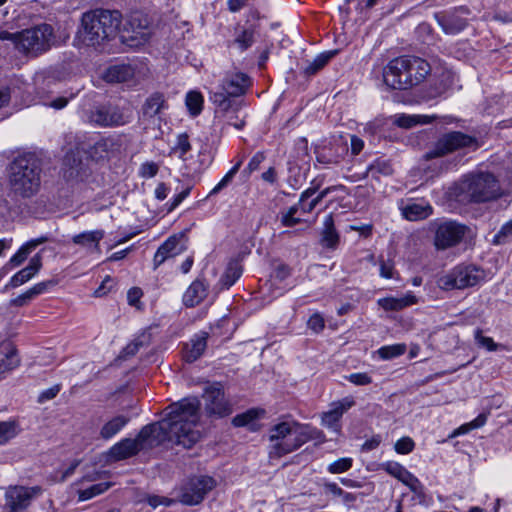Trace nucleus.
<instances>
[{"label":"nucleus","instance_id":"44","mask_svg":"<svg viewBox=\"0 0 512 512\" xmlns=\"http://www.w3.org/2000/svg\"><path fill=\"white\" fill-rule=\"evenodd\" d=\"M404 343L383 346L378 350V354L382 359L389 360L401 356L406 352Z\"/></svg>","mask_w":512,"mask_h":512},{"label":"nucleus","instance_id":"10","mask_svg":"<svg viewBox=\"0 0 512 512\" xmlns=\"http://www.w3.org/2000/svg\"><path fill=\"white\" fill-rule=\"evenodd\" d=\"M131 113L115 104H102L95 106L87 112L88 122L100 127H115L127 124Z\"/></svg>","mask_w":512,"mask_h":512},{"label":"nucleus","instance_id":"61","mask_svg":"<svg viewBox=\"0 0 512 512\" xmlns=\"http://www.w3.org/2000/svg\"><path fill=\"white\" fill-rule=\"evenodd\" d=\"M32 299H34V296L31 294V291L29 289L25 293L19 295L15 299H13L11 301V304L14 306L21 307V306H25L26 304H28Z\"/></svg>","mask_w":512,"mask_h":512},{"label":"nucleus","instance_id":"16","mask_svg":"<svg viewBox=\"0 0 512 512\" xmlns=\"http://www.w3.org/2000/svg\"><path fill=\"white\" fill-rule=\"evenodd\" d=\"M187 238L184 232L171 235L156 251L153 259L154 268H158L167 259L175 257L186 250Z\"/></svg>","mask_w":512,"mask_h":512},{"label":"nucleus","instance_id":"54","mask_svg":"<svg viewBox=\"0 0 512 512\" xmlns=\"http://www.w3.org/2000/svg\"><path fill=\"white\" fill-rule=\"evenodd\" d=\"M510 235H512V219L501 227L499 232L494 236L493 243L502 244Z\"/></svg>","mask_w":512,"mask_h":512},{"label":"nucleus","instance_id":"25","mask_svg":"<svg viewBox=\"0 0 512 512\" xmlns=\"http://www.w3.org/2000/svg\"><path fill=\"white\" fill-rule=\"evenodd\" d=\"M20 363L17 350L11 342L0 344V374L16 368Z\"/></svg>","mask_w":512,"mask_h":512},{"label":"nucleus","instance_id":"18","mask_svg":"<svg viewBox=\"0 0 512 512\" xmlns=\"http://www.w3.org/2000/svg\"><path fill=\"white\" fill-rule=\"evenodd\" d=\"M121 147L120 136L103 137L89 148L88 154L94 160H101L120 153Z\"/></svg>","mask_w":512,"mask_h":512},{"label":"nucleus","instance_id":"42","mask_svg":"<svg viewBox=\"0 0 512 512\" xmlns=\"http://www.w3.org/2000/svg\"><path fill=\"white\" fill-rule=\"evenodd\" d=\"M260 411L258 409H249L244 413L238 414L232 419V424L235 427H244L254 425V421L259 418Z\"/></svg>","mask_w":512,"mask_h":512},{"label":"nucleus","instance_id":"13","mask_svg":"<svg viewBox=\"0 0 512 512\" xmlns=\"http://www.w3.org/2000/svg\"><path fill=\"white\" fill-rule=\"evenodd\" d=\"M202 397L207 416L223 418L232 413V404L226 398L223 386L220 383L205 387Z\"/></svg>","mask_w":512,"mask_h":512},{"label":"nucleus","instance_id":"46","mask_svg":"<svg viewBox=\"0 0 512 512\" xmlns=\"http://www.w3.org/2000/svg\"><path fill=\"white\" fill-rule=\"evenodd\" d=\"M150 343V335L142 334L135 338L131 343H129L124 349L123 354L126 357L134 356L141 347L148 346Z\"/></svg>","mask_w":512,"mask_h":512},{"label":"nucleus","instance_id":"39","mask_svg":"<svg viewBox=\"0 0 512 512\" xmlns=\"http://www.w3.org/2000/svg\"><path fill=\"white\" fill-rule=\"evenodd\" d=\"M111 487L110 482H101L90 486L87 489L78 491V499L79 501L89 500L97 495H100L107 491Z\"/></svg>","mask_w":512,"mask_h":512},{"label":"nucleus","instance_id":"5","mask_svg":"<svg viewBox=\"0 0 512 512\" xmlns=\"http://www.w3.org/2000/svg\"><path fill=\"white\" fill-rule=\"evenodd\" d=\"M41 168L32 154L17 157L10 166L11 190L22 197H31L40 186Z\"/></svg>","mask_w":512,"mask_h":512},{"label":"nucleus","instance_id":"29","mask_svg":"<svg viewBox=\"0 0 512 512\" xmlns=\"http://www.w3.org/2000/svg\"><path fill=\"white\" fill-rule=\"evenodd\" d=\"M321 244L329 249H335L339 243V234L334 226L332 214L325 217L321 233Z\"/></svg>","mask_w":512,"mask_h":512},{"label":"nucleus","instance_id":"4","mask_svg":"<svg viewBox=\"0 0 512 512\" xmlns=\"http://www.w3.org/2000/svg\"><path fill=\"white\" fill-rule=\"evenodd\" d=\"M501 194L499 181L489 172L471 174L451 189V196L462 204L492 201Z\"/></svg>","mask_w":512,"mask_h":512},{"label":"nucleus","instance_id":"28","mask_svg":"<svg viewBox=\"0 0 512 512\" xmlns=\"http://www.w3.org/2000/svg\"><path fill=\"white\" fill-rule=\"evenodd\" d=\"M402 216L409 221L423 220L429 217L433 209L429 204L411 203L401 208Z\"/></svg>","mask_w":512,"mask_h":512},{"label":"nucleus","instance_id":"20","mask_svg":"<svg viewBox=\"0 0 512 512\" xmlns=\"http://www.w3.org/2000/svg\"><path fill=\"white\" fill-rule=\"evenodd\" d=\"M354 405V401L345 398L333 404V408L322 415V424L335 432L340 431L339 420L343 413Z\"/></svg>","mask_w":512,"mask_h":512},{"label":"nucleus","instance_id":"27","mask_svg":"<svg viewBox=\"0 0 512 512\" xmlns=\"http://www.w3.org/2000/svg\"><path fill=\"white\" fill-rule=\"evenodd\" d=\"M42 262L39 255L30 259L28 266L17 272L10 280L11 287H18L29 281L41 268Z\"/></svg>","mask_w":512,"mask_h":512},{"label":"nucleus","instance_id":"19","mask_svg":"<svg viewBox=\"0 0 512 512\" xmlns=\"http://www.w3.org/2000/svg\"><path fill=\"white\" fill-rule=\"evenodd\" d=\"M251 85L249 76L242 72L227 75L221 84V91L229 96L238 97L246 93Z\"/></svg>","mask_w":512,"mask_h":512},{"label":"nucleus","instance_id":"14","mask_svg":"<svg viewBox=\"0 0 512 512\" xmlns=\"http://www.w3.org/2000/svg\"><path fill=\"white\" fill-rule=\"evenodd\" d=\"M151 36L150 21L140 12L131 14L121 35L122 41L131 47L145 44Z\"/></svg>","mask_w":512,"mask_h":512},{"label":"nucleus","instance_id":"49","mask_svg":"<svg viewBox=\"0 0 512 512\" xmlns=\"http://www.w3.org/2000/svg\"><path fill=\"white\" fill-rule=\"evenodd\" d=\"M475 340L480 347L487 349L488 351H496L500 344L494 342L491 337L484 336L481 329L475 331Z\"/></svg>","mask_w":512,"mask_h":512},{"label":"nucleus","instance_id":"21","mask_svg":"<svg viewBox=\"0 0 512 512\" xmlns=\"http://www.w3.org/2000/svg\"><path fill=\"white\" fill-rule=\"evenodd\" d=\"M255 27L253 25L240 26L235 28L234 38L228 44L240 52L249 49L255 43Z\"/></svg>","mask_w":512,"mask_h":512},{"label":"nucleus","instance_id":"3","mask_svg":"<svg viewBox=\"0 0 512 512\" xmlns=\"http://www.w3.org/2000/svg\"><path fill=\"white\" fill-rule=\"evenodd\" d=\"M430 73L431 66L425 59L406 55L395 58L386 65L383 79L391 89L407 90L422 83Z\"/></svg>","mask_w":512,"mask_h":512},{"label":"nucleus","instance_id":"58","mask_svg":"<svg viewBox=\"0 0 512 512\" xmlns=\"http://www.w3.org/2000/svg\"><path fill=\"white\" fill-rule=\"evenodd\" d=\"M61 389V386L59 384H56L46 390H44L39 396H38V402L44 403L48 400H52L57 396Z\"/></svg>","mask_w":512,"mask_h":512},{"label":"nucleus","instance_id":"12","mask_svg":"<svg viewBox=\"0 0 512 512\" xmlns=\"http://www.w3.org/2000/svg\"><path fill=\"white\" fill-rule=\"evenodd\" d=\"M215 485V480L210 476L191 477L181 487L179 501L185 505H197Z\"/></svg>","mask_w":512,"mask_h":512},{"label":"nucleus","instance_id":"23","mask_svg":"<svg viewBox=\"0 0 512 512\" xmlns=\"http://www.w3.org/2000/svg\"><path fill=\"white\" fill-rule=\"evenodd\" d=\"M168 107L163 93H152L143 103L141 113L143 119L149 120L159 115Z\"/></svg>","mask_w":512,"mask_h":512},{"label":"nucleus","instance_id":"57","mask_svg":"<svg viewBox=\"0 0 512 512\" xmlns=\"http://www.w3.org/2000/svg\"><path fill=\"white\" fill-rule=\"evenodd\" d=\"M347 379L357 386H365L372 383V378L367 373H353Z\"/></svg>","mask_w":512,"mask_h":512},{"label":"nucleus","instance_id":"40","mask_svg":"<svg viewBox=\"0 0 512 512\" xmlns=\"http://www.w3.org/2000/svg\"><path fill=\"white\" fill-rule=\"evenodd\" d=\"M393 172L392 166L388 160L377 159L372 162L367 168V174L377 178L379 175H391Z\"/></svg>","mask_w":512,"mask_h":512},{"label":"nucleus","instance_id":"17","mask_svg":"<svg viewBox=\"0 0 512 512\" xmlns=\"http://www.w3.org/2000/svg\"><path fill=\"white\" fill-rule=\"evenodd\" d=\"M461 14H468V9L460 7L453 11L439 12L435 14V19L446 34H458L465 29L468 22Z\"/></svg>","mask_w":512,"mask_h":512},{"label":"nucleus","instance_id":"55","mask_svg":"<svg viewBox=\"0 0 512 512\" xmlns=\"http://www.w3.org/2000/svg\"><path fill=\"white\" fill-rule=\"evenodd\" d=\"M175 149L180 151L181 157H183L186 153H188L191 150L189 137L186 133L178 135Z\"/></svg>","mask_w":512,"mask_h":512},{"label":"nucleus","instance_id":"24","mask_svg":"<svg viewBox=\"0 0 512 512\" xmlns=\"http://www.w3.org/2000/svg\"><path fill=\"white\" fill-rule=\"evenodd\" d=\"M135 69L131 64H116L106 69L103 79L108 83H122L134 77Z\"/></svg>","mask_w":512,"mask_h":512},{"label":"nucleus","instance_id":"48","mask_svg":"<svg viewBox=\"0 0 512 512\" xmlns=\"http://www.w3.org/2000/svg\"><path fill=\"white\" fill-rule=\"evenodd\" d=\"M318 189H319V184L309 187L308 189L303 191L302 194L300 195L298 205H300V209L304 213H310L314 210L313 207L309 203H306V200H308L310 197H312L317 192Z\"/></svg>","mask_w":512,"mask_h":512},{"label":"nucleus","instance_id":"45","mask_svg":"<svg viewBox=\"0 0 512 512\" xmlns=\"http://www.w3.org/2000/svg\"><path fill=\"white\" fill-rule=\"evenodd\" d=\"M17 427L18 425L15 421L0 422V445L6 444L17 435Z\"/></svg>","mask_w":512,"mask_h":512},{"label":"nucleus","instance_id":"8","mask_svg":"<svg viewBox=\"0 0 512 512\" xmlns=\"http://www.w3.org/2000/svg\"><path fill=\"white\" fill-rule=\"evenodd\" d=\"M479 146L477 138L461 131H452L438 138L434 146L424 154V158L430 160L464 149L476 150Z\"/></svg>","mask_w":512,"mask_h":512},{"label":"nucleus","instance_id":"63","mask_svg":"<svg viewBox=\"0 0 512 512\" xmlns=\"http://www.w3.org/2000/svg\"><path fill=\"white\" fill-rule=\"evenodd\" d=\"M142 290L137 287L131 288L127 293L128 303L132 306H136L142 296Z\"/></svg>","mask_w":512,"mask_h":512},{"label":"nucleus","instance_id":"60","mask_svg":"<svg viewBox=\"0 0 512 512\" xmlns=\"http://www.w3.org/2000/svg\"><path fill=\"white\" fill-rule=\"evenodd\" d=\"M158 172V166L154 162H146L142 164L140 174L142 177L151 178L154 177Z\"/></svg>","mask_w":512,"mask_h":512},{"label":"nucleus","instance_id":"11","mask_svg":"<svg viewBox=\"0 0 512 512\" xmlns=\"http://www.w3.org/2000/svg\"><path fill=\"white\" fill-rule=\"evenodd\" d=\"M42 493L41 486L11 485L6 488L4 494V508L7 512H24Z\"/></svg>","mask_w":512,"mask_h":512},{"label":"nucleus","instance_id":"6","mask_svg":"<svg viewBox=\"0 0 512 512\" xmlns=\"http://www.w3.org/2000/svg\"><path fill=\"white\" fill-rule=\"evenodd\" d=\"M54 38V29L50 24L42 23L18 33H6L3 39L12 40L17 49L27 55L37 56L50 49Z\"/></svg>","mask_w":512,"mask_h":512},{"label":"nucleus","instance_id":"38","mask_svg":"<svg viewBox=\"0 0 512 512\" xmlns=\"http://www.w3.org/2000/svg\"><path fill=\"white\" fill-rule=\"evenodd\" d=\"M431 119L429 116H420V115H400L396 118L395 124L402 128H412L417 124H426L430 123Z\"/></svg>","mask_w":512,"mask_h":512},{"label":"nucleus","instance_id":"51","mask_svg":"<svg viewBox=\"0 0 512 512\" xmlns=\"http://www.w3.org/2000/svg\"><path fill=\"white\" fill-rule=\"evenodd\" d=\"M403 483L407 485L410 488V490L417 495V497H425L424 487L422 483L413 474H410L409 478H407Z\"/></svg>","mask_w":512,"mask_h":512},{"label":"nucleus","instance_id":"22","mask_svg":"<svg viewBox=\"0 0 512 512\" xmlns=\"http://www.w3.org/2000/svg\"><path fill=\"white\" fill-rule=\"evenodd\" d=\"M208 333L200 332L196 334L183 350V358L186 362L192 363L199 359L207 347Z\"/></svg>","mask_w":512,"mask_h":512},{"label":"nucleus","instance_id":"59","mask_svg":"<svg viewBox=\"0 0 512 512\" xmlns=\"http://www.w3.org/2000/svg\"><path fill=\"white\" fill-rule=\"evenodd\" d=\"M265 160V154L263 152H257L249 161L247 168L248 173H252L259 169L260 164Z\"/></svg>","mask_w":512,"mask_h":512},{"label":"nucleus","instance_id":"34","mask_svg":"<svg viewBox=\"0 0 512 512\" xmlns=\"http://www.w3.org/2000/svg\"><path fill=\"white\" fill-rule=\"evenodd\" d=\"M294 423L292 422H281L270 430V441L275 442V444H282L285 441H291L293 429H294Z\"/></svg>","mask_w":512,"mask_h":512},{"label":"nucleus","instance_id":"2","mask_svg":"<svg viewBox=\"0 0 512 512\" xmlns=\"http://www.w3.org/2000/svg\"><path fill=\"white\" fill-rule=\"evenodd\" d=\"M121 24V14L117 10L94 9L81 17L77 39L85 46L100 47L113 39Z\"/></svg>","mask_w":512,"mask_h":512},{"label":"nucleus","instance_id":"36","mask_svg":"<svg viewBox=\"0 0 512 512\" xmlns=\"http://www.w3.org/2000/svg\"><path fill=\"white\" fill-rule=\"evenodd\" d=\"M336 53L337 51H328L319 54L314 58L313 61L307 63V65L303 68V74L305 76L315 75L318 71L327 65V63L335 56Z\"/></svg>","mask_w":512,"mask_h":512},{"label":"nucleus","instance_id":"15","mask_svg":"<svg viewBox=\"0 0 512 512\" xmlns=\"http://www.w3.org/2000/svg\"><path fill=\"white\" fill-rule=\"evenodd\" d=\"M467 230V226L456 221L441 222L435 232L434 244L439 250L455 246L463 239Z\"/></svg>","mask_w":512,"mask_h":512},{"label":"nucleus","instance_id":"35","mask_svg":"<svg viewBox=\"0 0 512 512\" xmlns=\"http://www.w3.org/2000/svg\"><path fill=\"white\" fill-rule=\"evenodd\" d=\"M130 421V418L128 416L124 415H117L113 417L111 420L106 422L101 430H100V436L103 439H110L113 436H115L128 422Z\"/></svg>","mask_w":512,"mask_h":512},{"label":"nucleus","instance_id":"52","mask_svg":"<svg viewBox=\"0 0 512 512\" xmlns=\"http://www.w3.org/2000/svg\"><path fill=\"white\" fill-rule=\"evenodd\" d=\"M415 443L410 437H402L395 443V450L399 454H408L414 449Z\"/></svg>","mask_w":512,"mask_h":512},{"label":"nucleus","instance_id":"62","mask_svg":"<svg viewBox=\"0 0 512 512\" xmlns=\"http://www.w3.org/2000/svg\"><path fill=\"white\" fill-rule=\"evenodd\" d=\"M380 275L384 278L391 279L394 275V266L391 262L380 261Z\"/></svg>","mask_w":512,"mask_h":512},{"label":"nucleus","instance_id":"47","mask_svg":"<svg viewBox=\"0 0 512 512\" xmlns=\"http://www.w3.org/2000/svg\"><path fill=\"white\" fill-rule=\"evenodd\" d=\"M242 165V160H239L221 179V181L211 190L210 195H215L227 187L238 173L240 167Z\"/></svg>","mask_w":512,"mask_h":512},{"label":"nucleus","instance_id":"41","mask_svg":"<svg viewBox=\"0 0 512 512\" xmlns=\"http://www.w3.org/2000/svg\"><path fill=\"white\" fill-rule=\"evenodd\" d=\"M186 106L192 116H197L202 111L203 96L200 92L190 91L186 95Z\"/></svg>","mask_w":512,"mask_h":512},{"label":"nucleus","instance_id":"31","mask_svg":"<svg viewBox=\"0 0 512 512\" xmlns=\"http://www.w3.org/2000/svg\"><path fill=\"white\" fill-rule=\"evenodd\" d=\"M243 268L238 258L231 259L225 269L224 274L220 278L223 288H230L242 275Z\"/></svg>","mask_w":512,"mask_h":512},{"label":"nucleus","instance_id":"30","mask_svg":"<svg viewBox=\"0 0 512 512\" xmlns=\"http://www.w3.org/2000/svg\"><path fill=\"white\" fill-rule=\"evenodd\" d=\"M103 230L86 231L73 236L72 241L76 245L86 248L93 247L96 251L100 250V241L104 238Z\"/></svg>","mask_w":512,"mask_h":512},{"label":"nucleus","instance_id":"1","mask_svg":"<svg viewBox=\"0 0 512 512\" xmlns=\"http://www.w3.org/2000/svg\"><path fill=\"white\" fill-rule=\"evenodd\" d=\"M200 401L197 397L184 398L166 408V417L159 422L144 426L134 438H125L113 445L109 456L120 461L138 454L144 448H152L165 441L184 448H191L201 438L197 428L200 421Z\"/></svg>","mask_w":512,"mask_h":512},{"label":"nucleus","instance_id":"9","mask_svg":"<svg viewBox=\"0 0 512 512\" xmlns=\"http://www.w3.org/2000/svg\"><path fill=\"white\" fill-rule=\"evenodd\" d=\"M315 440L318 443L325 442L324 433L308 424L294 423V429L291 441H285L282 444H274L271 454L281 457L285 454L291 453L308 441Z\"/></svg>","mask_w":512,"mask_h":512},{"label":"nucleus","instance_id":"26","mask_svg":"<svg viewBox=\"0 0 512 512\" xmlns=\"http://www.w3.org/2000/svg\"><path fill=\"white\" fill-rule=\"evenodd\" d=\"M207 296V286L199 279L191 283L183 295V304L194 307L200 304Z\"/></svg>","mask_w":512,"mask_h":512},{"label":"nucleus","instance_id":"33","mask_svg":"<svg viewBox=\"0 0 512 512\" xmlns=\"http://www.w3.org/2000/svg\"><path fill=\"white\" fill-rule=\"evenodd\" d=\"M231 97L221 90L210 93V100L217 107L216 112L223 113L226 116H229L230 110H237L236 102Z\"/></svg>","mask_w":512,"mask_h":512},{"label":"nucleus","instance_id":"32","mask_svg":"<svg viewBox=\"0 0 512 512\" xmlns=\"http://www.w3.org/2000/svg\"><path fill=\"white\" fill-rule=\"evenodd\" d=\"M414 295H406L404 297H386L378 300V305L386 311H399L405 307L416 303Z\"/></svg>","mask_w":512,"mask_h":512},{"label":"nucleus","instance_id":"7","mask_svg":"<svg viewBox=\"0 0 512 512\" xmlns=\"http://www.w3.org/2000/svg\"><path fill=\"white\" fill-rule=\"evenodd\" d=\"M485 277L486 274L483 269L475 265L460 264L439 277L437 284L442 290H461L477 285Z\"/></svg>","mask_w":512,"mask_h":512},{"label":"nucleus","instance_id":"43","mask_svg":"<svg viewBox=\"0 0 512 512\" xmlns=\"http://www.w3.org/2000/svg\"><path fill=\"white\" fill-rule=\"evenodd\" d=\"M383 469L402 483L409 478V475L411 474L404 466L392 461L383 464Z\"/></svg>","mask_w":512,"mask_h":512},{"label":"nucleus","instance_id":"53","mask_svg":"<svg viewBox=\"0 0 512 512\" xmlns=\"http://www.w3.org/2000/svg\"><path fill=\"white\" fill-rule=\"evenodd\" d=\"M31 253V250L29 249V247H27V245H23L19 250L18 252L13 255L10 260H9V264L12 265L13 267H17L19 265H21L28 257V255Z\"/></svg>","mask_w":512,"mask_h":512},{"label":"nucleus","instance_id":"56","mask_svg":"<svg viewBox=\"0 0 512 512\" xmlns=\"http://www.w3.org/2000/svg\"><path fill=\"white\" fill-rule=\"evenodd\" d=\"M307 325H308L309 329H311L315 333H319L320 331H322L324 329L325 322H324L323 317L320 314L315 313L309 318Z\"/></svg>","mask_w":512,"mask_h":512},{"label":"nucleus","instance_id":"64","mask_svg":"<svg viewBox=\"0 0 512 512\" xmlns=\"http://www.w3.org/2000/svg\"><path fill=\"white\" fill-rule=\"evenodd\" d=\"M381 443V437L379 435H375L373 436L371 439L369 440H366L361 449L362 451H371V450H374L376 449Z\"/></svg>","mask_w":512,"mask_h":512},{"label":"nucleus","instance_id":"37","mask_svg":"<svg viewBox=\"0 0 512 512\" xmlns=\"http://www.w3.org/2000/svg\"><path fill=\"white\" fill-rule=\"evenodd\" d=\"M81 170L82 161L73 154H67L64 158V177L67 180L77 179L80 177Z\"/></svg>","mask_w":512,"mask_h":512},{"label":"nucleus","instance_id":"50","mask_svg":"<svg viewBox=\"0 0 512 512\" xmlns=\"http://www.w3.org/2000/svg\"><path fill=\"white\" fill-rule=\"evenodd\" d=\"M351 458H340L328 466V471L332 474H340L348 471L352 467Z\"/></svg>","mask_w":512,"mask_h":512}]
</instances>
